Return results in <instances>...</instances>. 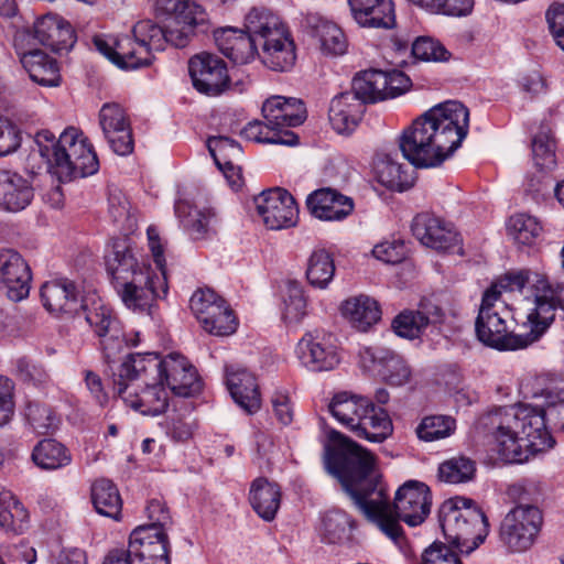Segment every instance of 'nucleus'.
Masks as SVG:
<instances>
[{"instance_id": "35", "label": "nucleus", "mask_w": 564, "mask_h": 564, "mask_svg": "<svg viewBox=\"0 0 564 564\" xmlns=\"http://www.w3.org/2000/svg\"><path fill=\"white\" fill-rule=\"evenodd\" d=\"M249 500L257 514L265 521H272L280 508L281 489L267 478H257L250 487Z\"/></svg>"}, {"instance_id": "14", "label": "nucleus", "mask_w": 564, "mask_h": 564, "mask_svg": "<svg viewBox=\"0 0 564 564\" xmlns=\"http://www.w3.org/2000/svg\"><path fill=\"white\" fill-rule=\"evenodd\" d=\"M115 384L122 401L143 415H159L169 405L165 384L152 376L141 373L135 378H121L119 372Z\"/></svg>"}, {"instance_id": "43", "label": "nucleus", "mask_w": 564, "mask_h": 564, "mask_svg": "<svg viewBox=\"0 0 564 564\" xmlns=\"http://www.w3.org/2000/svg\"><path fill=\"white\" fill-rule=\"evenodd\" d=\"M555 140L549 126L542 124L531 142L532 158L536 167L550 171L556 165Z\"/></svg>"}, {"instance_id": "50", "label": "nucleus", "mask_w": 564, "mask_h": 564, "mask_svg": "<svg viewBox=\"0 0 564 564\" xmlns=\"http://www.w3.org/2000/svg\"><path fill=\"white\" fill-rule=\"evenodd\" d=\"M203 328L212 335L228 336L235 333L237 323L232 311L226 305V302L217 308H213L206 321L200 322Z\"/></svg>"}, {"instance_id": "4", "label": "nucleus", "mask_w": 564, "mask_h": 564, "mask_svg": "<svg viewBox=\"0 0 564 564\" xmlns=\"http://www.w3.org/2000/svg\"><path fill=\"white\" fill-rule=\"evenodd\" d=\"M41 299L50 313L83 316L99 338L100 349L108 364L120 358L127 347L121 323L99 299H80L75 282L66 278L45 282L41 288Z\"/></svg>"}, {"instance_id": "53", "label": "nucleus", "mask_w": 564, "mask_h": 564, "mask_svg": "<svg viewBox=\"0 0 564 564\" xmlns=\"http://www.w3.org/2000/svg\"><path fill=\"white\" fill-rule=\"evenodd\" d=\"M352 519L345 511L327 512L323 518V535L328 543H338L347 535L348 528H352Z\"/></svg>"}, {"instance_id": "23", "label": "nucleus", "mask_w": 564, "mask_h": 564, "mask_svg": "<svg viewBox=\"0 0 564 564\" xmlns=\"http://www.w3.org/2000/svg\"><path fill=\"white\" fill-rule=\"evenodd\" d=\"M411 229L422 245L440 251L449 250L460 241L459 235L451 225L427 213L416 215Z\"/></svg>"}, {"instance_id": "52", "label": "nucleus", "mask_w": 564, "mask_h": 564, "mask_svg": "<svg viewBox=\"0 0 564 564\" xmlns=\"http://www.w3.org/2000/svg\"><path fill=\"white\" fill-rule=\"evenodd\" d=\"M391 328L399 337L415 339L426 327L417 310H404L392 319Z\"/></svg>"}, {"instance_id": "56", "label": "nucleus", "mask_w": 564, "mask_h": 564, "mask_svg": "<svg viewBox=\"0 0 564 564\" xmlns=\"http://www.w3.org/2000/svg\"><path fill=\"white\" fill-rule=\"evenodd\" d=\"M533 273L529 270L511 271L494 282L485 292H492L497 301H501L502 292L522 291L533 281Z\"/></svg>"}, {"instance_id": "3", "label": "nucleus", "mask_w": 564, "mask_h": 564, "mask_svg": "<svg viewBox=\"0 0 564 564\" xmlns=\"http://www.w3.org/2000/svg\"><path fill=\"white\" fill-rule=\"evenodd\" d=\"M563 411V398L558 403H549L546 409L519 404L487 413L481 417V424L492 436L495 451L501 460L523 463L531 454L553 446L546 421Z\"/></svg>"}, {"instance_id": "59", "label": "nucleus", "mask_w": 564, "mask_h": 564, "mask_svg": "<svg viewBox=\"0 0 564 564\" xmlns=\"http://www.w3.org/2000/svg\"><path fill=\"white\" fill-rule=\"evenodd\" d=\"M422 564H462L458 555L442 542H434L422 555Z\"/></svg>"}, {"instance_id": "36", "label": "nucleus", "mask_w": 564, "mask_h": 564, "mask_svg": "<svg viewBox=\"0 0 564 564\" xmlns=\"http://www.w3.org/2000/svg\"><path fill=\"white\" fill-rule=\"evenodd\" d=\"M386 72L380 69L362 70L352 79L350 93L366 104H373L387 99Z\"/></svg>"}, {"instance_id": "6", "label": "nucleus", "mask_w": 564, "mask_h": 564, "mask_svg": "<svg viewBox=\"0 0 564 564\" xmlns=\"http://www.w3.org/2000/svg\"><path fill=\"white\" fill-rule=\"evenodd\" d=\"M141 373L158 379L177 397L188 398L202 389L196 369L178 354H170L163 359L153 352L130 355L120 366L121 378H135Z\"/></svg>"}, {"instance_id": "18", "label": "nucleus", "mask_w": 564, "mask_h": 564, "mask_svg": "<svg viewBox=\"0 0 564 564\" xmlns=\"http://www.w3.org/2000/svg\"><path fill=\"white\" fill-rule=\"evenodd\" d=\"M188 72L194 88L206 96H219L228 87L230 78L226 63L215 54L203 52L188 61Z\"/></svg>"}, {"instance_id": "13", "label": "nucleus", "mask_w": 564, "mask_h": 564, "mask_svg": "<svg viewBox=\"0 0 564 564\" xmlns=\"http://www.w3.org/2000/svg\"><path fill=\"white\" fill-rule=\"evenodd\" d=\"M158 15L169 17L167 24L162 28L164 44L185 47L195 32L206 33L210 28L209 17L205 9L189 0H156Z\"/></svg>"}, {"instance_id": "30", "label": "nucleus", "mask_w": 564, "mask_h": 564, "mask_svg": "<svg viewBox=\"0 0 564 564\" xmlns=\"http://www.w3.org/2000/svg\"><path fill=\"white\" fill-rule=\"evenodd\" d=\"M366 107L350 91L335 96L329 105L328 119L333 129L339 134L351 133L359 124Z\"/></svg>"}, {"instance_id": "1", "label": "nucleus", "mask_w": 564, "mask_h": 564, "mask_svg": "<svg viewBox=\"0 0 564 564\" xmlns=\"http://www.w3.org/2000/svg\"><path fill=\"white\" fill-rule=\"evenodd\" d=\"M375 456L352 440L339 435V442L325 458L327 471L337 477L354 506L393 541L402 535L400 521L421 524L431 510V490L421 481L408 480L390 502L387 486L375 469Z\"/></svg>"}, {"instance_id": "27", "label": "nucleus", "mask_w": 564, "mask_h": 564, "mask_svg": "<svg viewBox=\"0 0 564 564\" xmlns=\"http://www.w3.org/2000/svg\"><path fill=\"white\" fill-rule=\"evenodd\" d=\"M310 213L324 221H340L354 210L352 199L332 188H321L306 199Z\"/></svg>"}, {"instance_id": "32", "label": "nucleus", "mask_w": 564, "mask_h": 564, "mask_svg": "<svg viewBox=\"0 0 564 564\" xmlns=\"http://www.w3.org/2000/svg\"><path fill=\"white\" fill-rule=\"evenodd\" d=\"M340 312L350 325L360 332H367L381 317L378 302L368 295H357L345 300Z\"/></svg>"}, {"instance_id": "17", "label": "nucleus", "mask_w": 564, "mask_h": 564, "mask_svg": "<svg viewBox=\"0 0 564 564\" xmlns=\"http://www.w3.org/2000/svg\"><path fill=\"white\" fill-rule=\"evenodd\" d=\"M256 209L267 228L280 230L293 227L299 220V207L294 197L276 187L262 192L254 198Z\"/></svg>"}, {"instance_id": "19", "label": "nucleus", "mask_w": 564, "mask_h": 564, "mask_svg": "<svg viewBox=\"0 0 564 564\" xmlns=\"http://www.w3.org/2000/svg\"><path fill=\"white\" fill-rule=\"evenodd\" d=\"M98 119L110 149L118 155H129L133 151L134 141L126 109L118 102H106L99 110Z\"/></svg>"}, {"instance_id": "22", "label": "nucleus", "mask_w": 564, "mask_h": 564, "mask_svg": "<svg viewBox=\"0 0 564 564\" xmlns=\"http://www.w3.org/2000/svg\"><path fill=\"white\" fill-rule=\"evenodd\" d=\"M296 354L301 364L312 371H329L339 364L337 348L330 337L321 333H306L297 343Z\"/></svg>"}, {"instance_id": "64", "label": "nucleus", "mask_w": 564, "mask_h": 564, "mask_svg": "<svg viewBox=\"0 0 564 564\" xmlns=\"http://www.w3.org/2000/svg\"><path fill=\"white\" fill-rule=\"evenodd\" d=\"M546 21L556 44L564 51V6L551 7L546 12Z\"/></svg>"}, {"instance_id": "12", "label": "nucleus", "mask_w": 564, "mask_h": 564, "mask_svg": "<svg viewBox=\"0 0 564 564\" xmlns=\"http://www.w3.org/2000/svg\"><path fill=\"white\" fill-rule=\"evenodd\" d=\"M147 234L149 247L160 274L138 273L133 280L124 281L122 285L116 288L124 305L132 311L148 310L156 297L165 296L169 289L164 249L159 232L154 227H149Z\"/></svg>"}, {"instance_id": "58", "label": "nucleus", "mask_w": 564, "mask_h": 564, "mask_svg": "<svg viewBox=\"0 0 564 564\" xmlns=\"http://www.w3.org/2000/svg\"><path fill=\"white\" fill-rule=\"evenodd\" d=\"M412 55L421 61H446L448 52L431 37H417L411 43Z\"/></svg>"}, {"instance_id": "44", "label": "nucleus", "mask_w": 564, "mask_h": 564, "mask_svg": "<svg viewBox=\"0 0 564 564\" xmlns=\"http://www.w3.org/2000/svg\"><path fill=\"white\" fill-rule=\"evenodd\" d=\"M507 230L516 243L531 246L540 236L542 226L535 217L520 213L509 218Z\"/></svg>"}, {"instance_id": "62", "label": "nucleus", "mask_w": 564, "mask_h": 564, "mask_svg": "<svg viewBox=\"0 0 564 564\" xmlns=\"http://www.w3.org/2000/svg\"><path fill=\"white\" fill-rule=\"evenodd\" d=\"M532 288L534 290L533 295L535 302L561 303L562 294L564 291L563 286H554L547 281L546 278L534 273Z\"/></svg>"}, {"instance_id": "54", "label": "nucleus", "mask_w": 564, "mask_h": 564, "mask_svg": "<svg viewBox=\"0 0 564 564\" xmlns=\"http://www.w3.org/2000/svg\"><path fill=\"white\" fill-rule=\"evenodd\" d=\"M306 307L307 300L303 286L296 281H290L284 300V318L290 322H299L305 316Z\"/></svg>"}, {"instance_id": "60", "label": "nucleus", "mask_w": 564, "mask_h": 564, "mask_svg": "<svg viewBox=\"0 0 564 564\" xmlns=\"http://www.w3.org/2000/svg\"><path fill=\"white\" fill-rule=\"evenodd\" d=\"M373 256L390 264L402 262L406 257V248L400 240L384 241L375 246L372 250Z\"/></svg>"}, {"instance_id": "7", "label": "nucleus", "mask_w": 564, "mask_h": 564, "mask_svg": "<svg viewBox=\"0 0 564 564\" xmlns=\"http://www.w3.org/2000/svg\"><path fill=\"white\" fill-rule=\"evenodd\" d=\"M96 50L122 69H135L151 64L153 51L164 48L163 29L151 20H142L132 29V36L95 35Z\"/></svg>"}, {"instance_id": "9", "label": "nucleus", "mask_w": 564, "mask_h": 564, "mask_svg": "<svg viewBox=\"0 0 564 564\" xmlns=\"http://www.w3.org/2000/svg\"><path fill=\"white\" fill-rule=\"evenodd\" d=\"M440 524L448 544L469 554L488 534V520L471 499L455 497L440 508Z\"/></svg>"}, {"instance_id": "11", "label": "nucleus", "mask_w": 564, "mask_h": 564, "mask_svg": "<svg viewBox=\"0 0 564 564\" xmlns=\"http://www.w3.org/2000/svg\"><path fill=\"white\" fill-rule=\"evenodd\" d=\"M511 310L497 301L492 292H484L475 322L476 336L484 345L497 350L527 348L530 339L525 332H516Z\"/></svg>"}, {"instance_id": "46", "label": "nucleus", "mask_w": 564, "mask_h": 564, "mask_svg": "<svg viewBox=\"0 0 564 564\" xmlns=\"http://www.w3.org/2000/svg\"><path fill=\"white\" fill-rule=\"evenodd\" d=\"M315 35L322 50L327 54L341 55L347 50V40L341 29L333 22L319 19L315 25Z\"/></svg>"}, {"instance_id": "37", "label": "nucleus", "mask_w": 564, "mask_h": 564, "mask_svg": "<svg viewBox=\"0 0 564 564\" xmlns=\"http://www.w3.org/2000/svg\"><path fill=\"white\" fill-rule=\"evenodd\" d=\"M91 500L99 514L119 520L122 500L112 481L105 478L96 480L91 487Z\"/></svg>"}, {"instance_id": "2", "label": "nucleus", "mask_w": 564, "mask_h": 564, "mask_svg": "<svg viewBox=\"0 0 564 564\" xmlns=\"http://www.w3.org/2000/svg\"><path fill=\"white\" fill-rule=\"evenodd\" d=\"M468 124V109L459 101H446L432 107L405 128L399 137V148L415 167H436L460 147Z\"/></svg>"}, {"instance_id": "16", "label": "nucleus", "mask_w": 564, "mask_h": 564, "mask_svg": "<svg viewBox=\"0 0 564 564\" xmlns=\"http://www.w3.org/2000/svg\"><path fill=\"white\" fill-rule=\"evenodd\" d=\"M131 564H170L167 533L153 525H139L129 536L124 550Z\"/></svg>"}, {"instance_id": "24", "label": "nucleus", "mask_w": 564, "mask_h": 564, "mask_svg": "<svg viewBox=\"0 0 564 564\" xmlns=\"http://www.w3.org/2000/svg\"><path fill=\"white\" fill-rule=\"evenodd\" d=\"M214 40L218 50L235 64H247L258 53L257 40L246 28H219L214 31Z\"/></svg>"}, {"instance_id": "33", "label": "nucleus", "mask_w": 564, "mask_h": 564, "mask_svg": "<svg viewBox=\"0 0 564 564\" xmlns=\"http://www.w3.org/2000/svg\"><path fill=\"white\" fill-rule=\"evenodd\" d=\"M19 54L22 66L34 83L45 87L59 85V68L54 58L41 50H31Z\"/></svg>"}, {"instance_id": "8", "label": "nucleus", "mask_w": 564, "mask_h": 564, "mask_svg": "<svg viewBox=\"0 0 564 564\" xmlns=\"http://www.w3.org/2000/svg\"><path fill=\"white\" fill-rule=\"evenodd\" d=\"M247 28L261 46L256 56L262 64L275 72H286L296 59L295 45L280 18L265 8H252L245 19Z\"/></svg>"}, {"instance_id": "29", "label": "nucleus", "mask_w": 564, "mask_h": 564, "mask_svg": "<svg viewBox=\"0 0 564 564\" xmlns=\"http://www.w3.org/2000/svg\"><path fill=\"white\" fill-rule=\"evenodd\" d=\"M226 384L234 401L248 414L261 406L256 377L243 368L226 367Z\"/></svg>"}, {"instance_id": "15", "label": "nucleus", "mask_w": 564, "mask_h": 564, "mask_svg": "<svg viewBox=\"0 0 564 564\" xmlns=\"http://www.w3.org/2000/svg\"><path fill=\"white\" fill-rule=\"evenodd\" d=\"M542 513L532 505H518L500 524V540L512 552L527 551L535 541L542 525Z\"/></svg>"}, {"instance_id": "55", "label": "nucleus", "mask_w": 564, "mask_h": 564, "mask_svg": "<svg viewBox=\"0 0 564 564\" xmlns=\"http://www.w3.org/2000/svg\"><path fill=\"white\" fill-rule=\"evenodd\" d=\"M25 416L33 430L39 434H48L57 426V417L46 405L30 402L25 410Z\"/></svg>"}, {"instance_id": "41", "label": "nucleus", "mask_w": 564, "mask_h": 564, "mask_svg": "<svg viewBox=\"0 0 564 564\" xmlns=\"http://www.w3.org/2000/svg\"><path fill=\"white\" fill-rule=\"evenodd\" d=\"M175 213L194 239L203 238L215 218V213L210 208L198 209L187 202L176 203Z\"/></svg>"}, {"instance_id": "31", "label": "nucleus", "mask_w": 564, "mask_h": 564, "mask_svg": "<svg viewBox=\"0 0 564 564\" xmlns=\"http://www.w3.org/2000/svg\"><path fill=\"white\" fill-rule=\"evenodd\" d=\"M107 269L111 274L115 288L124 281L133 280L138 273H150L151 269L140 263L129 243L126 240H116L112 251L107 257Z\"/></svg>"}, {"instance_id": "20", "label": "nucleus", "mask_w": 564, "mask_h": 564, "mask_svg": "<svg viewBox=\"0 0 564 564\" xmlns=\"http://www.w3.org/2000/svg\"><path fill=\"white\" fill-rule=\"evenodd\" d=\"M361 367L390 386L409 382L411 370L404 359L393 350L383 347H366L359 351Z\"/></svg>"}, {"instance_id": "40", "label": "nucleus", "mask_w": 564, "mask_h": 564, "mask_svg": "<svg viewBox=\"0 0 564 564\" xmlns=\"http://www.w3.org/2000/svg\"><path fill=\"white\" fill-rule=\"evenodd\" d=\"M241 135L247 140L258 143L295 145L299 143V137L292 131H284L281 134L272 123L254 120L249 122L242 130Z\"/></svg>"}, {"instance_id": "57", "label": "nucleus", "mask_w": 564, "mask_h": 564, "mask_svg": "<svg viewBox=\"0 0 564 564\" xmlns=\"http://www.w3.org/2000/svg\"><path fill=\"white\" fill-rule=\"evenodd\" d=\"M225 300L218 296L213 290H198L191 300L189 306L198 322L206 321V317L212 314L213 308H217Z\"/></svg>"}, {"instance_id": "51", "label": "nucleus", "mask_w": 564, "mask_h": 564, "mask_svg": "<svg viewBox=\"0 0 564 564\" xmlns=\"http://www.w3.org/2000/svg\"><path fill=\"white\" fill-rule=\"evenodd\" d=\"M379 178L392 191L403 192L412 185L411 176L404 166L387 155L379 170Z\"/></svg>"}, {"instance_id": "45", "label": "nucleus", "mask_w": 564, "mask_h": 564, "mask_svg": "<svg viewBox=\"0 0 564 564\" xmlns=\"http://www.w3.org/2000/svg\"><path fill=\"white\" fill-rule=\"evenodd\" d=\"M207 148L218 167L227 166L234 170V163L242 156V149L238 142L228 137H210Z\"/></svg>"}, {"instance_id": "21", "label": "nucleus", "mask_w": 564, "mask_h": 564, "mask_svg": "<svg viewBox=\"0 0 564 564\" xmlns=\"http://www.w3.org/2000/svg\"><path fill=\"white\" fill-rule=\"evenodd\" d=\"M0 281L11 301L20 302L28 297L32 281L31 269L13 249L0 251Z\"/></svg>"}, {"instance_id": "63", "label": "nucleus", "mask_w": 564, "mask_h": 564, "mask_svg": "<svg viewBox=\"0 0 564 564\" xmlns=\"http://www.w3.org/2000/svg\"><path fill=\"white\" fill-rule=\"evenodd\" d=\"M147 516L152 522L148 525L159 527L166 532V529L172 525V517L161 498L151 499L145 508Z\"/></svg>"}, {"instance_id": "10", "label": "nucleus", "mask_w": 564, "mask_h": 564, "mask_svg": "<svg viewBox=\"0 0 564 564\" xmlns=\"http://www.w3.org/2000/svg\"><path fill=\"white\" fill-rule=\"evenodd\" d=\"M330 414L357 437L381 443L392 433L388 413L367 398L340 392L328 404Z\"/></svg>"}, {"instance_id": "26", "label": "nucleus", "mask_w": 564, "mask_h": 564, "mask_svg": "<svg viewBox=\"0 0 564 564\" xmlns=\"http://www.w3.org/2000/svg\"><path fill=\"white\" fill-rule=\"evenodd\" d=\"M32 32L40 44L56 53L70 50L76 42L72 25L55 14H46L37 19Z\"/></svg>"}, {"instance_id": "47", "label": "nucleus", "mask_w": 564, "mask_h": 564, "mask_svg": "<svg viewBox=\"0 0 564 564\" xmlns=\"http://www.w3.org/2000/svg\"><path fill=\"white\" fill-rule=\"evenodd\" d=\"M456 429V421L448 415L425 416L415 432L420 440L433 442L449 436Z\"/></svg>"}, {"instance_id": "34", "label": "nucleus", "mask_w": 564, "mask_h": 564, "mask_svg": "<svg viewBox=\"0 0 564 564\" xmlns=\"http://www.w3.org/2000/svg\"><path fill=\"white\" fill-rule=\"evenodd\" d=\"M28 181L11 171L0 170V206L9 212L24 209L32 200Z\"/></svg>"}, {"instance_id": "39", "label": "nucleus", "mask_w": 564, "mask_h": 564, "mask_svg": "<svg viewBox=\"0 0 564 564\" xmlns=\"http://www.w3.org/2000/svg\"><path fill=\"white\" fill-rule=\"evenodd\" d=\"M32 459L42 469H58L70 464L67 448L52 438L41 441L32 452Z\"/></svg>"}, {"instance_id": "5", "label": "nucleus", "mask_w": 564, "mask_h": 564, "mask_svg": "<svg viewBox=\"0 0 564 564\" xmlns=\"http://www.w3.org/2000/svg\"><path fill=\"white\" fill-rule=\"evenodd\" d=\"M39 154L53 167L62 182L95 174L99 161L88 139L75 127L66 128L56 140L54 133L41 130L34 137Z\"/></svg>"}, {"instance_id": "61", "label": "nucleus", "mask_w": 564, "mask_h": 564, "mask_svg": "<svg viewBox=\"0 0 564 564\" xmlns=\"http://www.w3.org/2000/svg\"><path fill=\"white\" fill-rule=\"evenodd\" d=\"M474 0H433L430 12L448 17H466L474 8Z\"/></svg>"}, {"instance_id": "49", "label": "nucleus", "mask_w": 564, "mask_h": 564, "mask_svg": "<svg viewBox=\"0 0 564 564\" xmlns=\"http://www.w3.org/2000/svg\"><path fill=\"white\" fill-rule=\"evenodd\" d=\"M561 303L535 302L534 310L528 315L530 332H525L530 345L536 341L554 319V312Z\"/></svg>"}, {"instance_id": "42", "label": "nucleus", "mask_w": 564, "mask_h": 564, "mask_svg": "<svg viewBox=\"0 0 564 564\" xmlns=\"http://www.w3.org/2000/svg\"><path fill=\"white\" fill-rule=\"evenodd\" d=\"M335 274V263L330 253L325 249L314 250L307 261L306 278L314 288L324 290Z\"/></svg>"}, {"instance_id": "38", "label": "nucleus", "mask_w": 564, "mask_h": 564, "mask_svg": "<svg viewBox=\"0 0 564 564\" xmlns=\"http://www.w3.org/2000/svg\"><path fill=\"white\" fill-rule=\"evenodd\" d=\"M0 528L12 534L29 528V512L11 492H0Z\"/></svg>"}, {"instance_id": "48", "label": "nucleus", "mask_w": 564, "mask_h": 564, "mask_svg": "<svg viewBox=\"0 0 564 564\" xmlns=\"http://www.w3.org/2000/svg\"><path fill=\"white\" fill-rule=\"evenodd\" d=\"M476 471L474 460L460 456L442 463L438 467V478L447 484H462L473 479Z\"/></svg>"}, {"instance_id": "25", "label": "nucleus", "mask_w": 564, "mask_h": 564, "mask_svg": "<svg viewBox=\"0 0 564 564\" xmlns=\"http://www.w3.org/2000/svg\"><path fill=\"white\" fill-rule=\"evenodd\" d=\"M264 120L272 123L281 134L290 131L288 128L297 127L306 119V108L301 99L271 96L262 105Z\"/></svg>"}, {"instance_id": "28", "label": "nucleus", "mask_w": 564, "mask_h": 564, "mask_svg": "<svg viewBox=\"0 0 564 564\" xmlns=\"http://www.w3.org/2000/svg\"><path fill=\"white\" fill-rule=\"evenodd\" d=\"M354 21L362 28L391 29L395 24L392 0H347Z\"/></svg>"}]
</instances>
